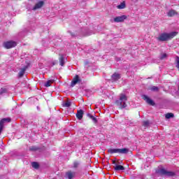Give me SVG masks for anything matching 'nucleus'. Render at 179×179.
Wrapping results in <instances>:
<instances>
[{"label":"nucleus","mask_w":179,"mask_h":179,"mask_svg":"<svg viewBox=\"0 0 179 179\" xmlns=\"http://www.w3.org/2000/svg\"><path fill=\"white\" fill-rule=\"evenodd\" d=\"M177 34H178V32L177 31H172L170 33H162L159 36V37L157 38V40H158V41L162 42L169 41L172 38H174L176 36H177Z\"/></svg>","instance_id":"f257e3e1"},{"label":"nucleus","mask_w":179,"mask_h":179,"mask_svg":"<svg viewBox=\"0 0 179 179\" xmlns=\"http://www.w3.org/2000/svg\"><path fill=\"white\" fill-rule=\"evenodd\" d=\"M128 101V98L126 94H121L119 100L115 101V104L119 107L120 110L127 108V102Z\"/></svg>","instance_id":"f03ea898"},{"label":"nucleus","mask_w":179,"mask_h":179,"mask_svg":"<svg viewBox=\"0 0 179 179\" xmlns=\"http://www.w3.org/2000/svg\"><path fill=\"white\" fill-rule=\"evenodd\" d=\"M129 152L128 148H110L108 150V153L114 155V153H119V155H127Z\"/></svg>","instance_id":"7ed1b4c3"},{"label":"nucleus","mask_w":179,"mask_h":179,"mask_svg":"<svg viewBox=\"0 0 179 179\" xmlns=\"http://www.w3.org/2000/svg\"><path fill=\"white\" fill-rule=\"evenodd\" d=\"M17 45V43L15 41H7L3 42V47L6 48V50H10V48H14V47H16Z\"/></svg>","instance_id":"20e7f679"},{"label":"nucleus","mask_w":179,"mask_h":179,"mask_svg":"<svg viewBox=\"0 0 179 179\" xmlns=\"http://www.w3.org/2000/svg\"><path fill=\"white\" fill-rule=\"evenodd\" d=\"M158 173H159L161 176H166V177H174V176H176V173L173 171H169L164 168L161 169Z\"/></svg>","instance_id":"39448f33"},{"label":"nucleus","mask_w":179,"mask_h":179,"mask_svg":"<svg viewBox=\"0 0 179 179\" xmlns=\"http://www.w3.org/2000/svg\"><path fill=\"white\" fill-rule=\"evenodd\" d=\"M10 121H12L10 117L3 118L0 120V135L2 133V131L3 130V124L6 122H10Z\"/></svg>","instance_id":"423d86ee"},{"label":"nucleus","mask_w":179,"mask_h":179,"mask_svg":"<svg viewBox=\"0 0 179 179\" xmlns=\"http://www.w3.org/2000/svg\"><path fill=\"white\" fill-rule=\"evenodd\" d=\"M142 97H143V100L145 101V103H147V104H149V106H155L156 105L155 101H153V100L150 99V98H149V96H148L147 95H143Z\"/></svg>","instance_id":"0eeeda50"},{"label":"nucleus","mask_w":179,"mask_h":179,"mask_svg":"<svg viewBox=\"0 0 179 179\" xmlns=\"http://www.w3.org/2000/svg\"><path fill=\"white\" fill-rule=\"evenodd\" d=\"M127 17L125 15H121V16H118L114 18V22L115 23H121L122 22H124V20H127Z\"/></svg>","instance_id":"6e6552de"},{"label":"nucleus","mask_w":179,"mask_h":179,"mask_svg":"<svg viewBox=\"0 0 179 179\" xmlns=\"http://www.w3.org/2000/svg\"><path fill=\"white\" fill-rule=\"evenodd\" d=\"M78 83H80V78H79L78 75H76L75 77L73 78V80L71 81V87H73L76 85H78Z\"/></svg>","instance_id":"1a4fd4ad"},{"label":"nucleus","mask_w":179,"mask_h":179,"mask_svg":"<svg viewBox=\"0 0 179 179\" xmlns=\"http://www.w3.org/2000/svg\"><path fill=\"white\" fill-rule=\"evenodd\" d=\"M76 177V172L72 171H68L66 172V178L72 179Z\"/></svg>","instance_id":"9d476101"},{"label":"nucleus","mask_w":179,"mask_h":179,"mask_svg":"<svg viewBox=\"0 0 179 179\" xmlns=\"http://www.w3.org/2000/svg\"><path fill=\"white\" fill-rule=\"evenodd\" d=\"M29 66H24L22 69H20V72L18 73V78H23L24 76V73H26V71H27V69Z\"/></svg>","instance_id":"9b49d317"},{"label":"nucleus","mask_w":179,"mask_h":179,"mask_svg":"<svg viewBox=\"0 0 179 179\" xmlns=\"http://www.w3.org/2000/svg\"><path fill=\"white\" fill-rule=\"evenodd\" d=\"M177 15H178V12L173 9L169 10V11L167 13V16L169 17H173V16H177Z\"/></svg>","instance_id":"f8f14e48"},{"label":"nucleus","mask_w":179,"mask_h":179,"mask_svg":"<svg viewBox=\"0 0 179 179\" xmlns=\"http://www.w3.org/2000/svg\"><path fill=\"white\" fill-rule=\"evenodd\" d=\"M44 6V1H41L38 2L33 8V10H37V9H40L41 8H43Z\"/></svg>","instance_id":"ddd939ff"},{"label":"nucleus","mask_w":179,"mask_h":179,"mask_svg":"<svg viewBox=\"0 0 179 179\" xmlns=\"http://www.w3.org/2000/svg\"><path fill=\"white\" fill-rule=\"evenodd\" d=\"M119 79H121V75L118 73H115L111 76V80L113 82H117Z\"/></svg>","instance_id":"4468645a"},{"label":"nucleus","mask_w":179,"mask_h":179,"mask_svg":"<svg viewBox=\"0 0 179 179\" xmlns=\"http://www.w3.org/2000/svg\"><path fill=\"white\" fill-rule=\"evenodd\" d=\"M83 114L84 113L83 110H78L76 113V117L78 120H82V118H83Z\"/></svg>","instance_id":"2eb2a0df"},{"label":"nucleus","mask_w":179,"mask_h":179,"mask_svg":"<svg viewBox=\"0 0 179 179\" xmlns=\"http://www.w3.org/2000/svg\"><path fill=\"white\" fill-rule=\"evenodd\" d=\"M59 65L61 66H64V65H65V58L64 57V55H59Z\"/></svg>","instance_id":"dca6fc26"},{"label":"nucleus","mask_w":179,"mask_h":179,"mask_svg":"<svg viewBox=\"0 0 179 179\" xmlns=\"http://www.w3.org/2000/svg\"><path fill=\"white\" fill-rule=\"evenodd\" d=\"M114 170L115 171H124L125 170V167H124V166L122 165H116L115 166H114Z\"/></svg>","instance_id":"f3484780"},{"label":"nucleus","mask_w":179,"mask_h":179,"mask_svg":"<svg viewBox=\"0 0 179 179\" xmlns=\"http://www.w3.org/2000/svg\"><path fill=\"white\" fill-rule=\"evenodd\" d=\"M63 107L69 108L71 106H72V103L69 100L66 101L62 103Z\"/></svg>","instance_id":"a211bd4d"},{"label":"nucleus","mask_w":179,"mask_h":179,"mask_svg":"<svg viewBox=\"0 0 179 179\" xmlns=\"http://www.w3.org/2000/svg\"><path fill=\"white\" fill-rule=\"evenodd\" d=\"M165 118L166 120H170V118H174V113H168L165 115Z\"/></svg>","instance_id":"6ab92c4d"},{"label":"nucleus","mask_w":179,"mask_h":179,"mask_svg":"<svg viewBox=\"0 0 179 179\" xmlns=\"http://www.w3.org/2000/svg\"><path fill=\"white\" fill-rule=\"evenodd\" d=\"M125 1L122 2L120 5L117 6V9H125Z\"/></svg>","instance_id":"aec40b11"},{"label":"nucleus","mask_w":179,"mask_h":179,"mask_svg":"<svg viewBox=\"0 0 179 179\" xmlns=\"http://www.w3.org/2000/svg\"><path fill=\"white\" fill-rule=\"evenodd\" d=\"M54 83V80H49L45 83V87H50L51 86V84Z\"/></svg>","instance_id":"412c9836"},{"label":"nucleus","mask_w":179,"mask_h":179,"mask_svg":"<svg viewBox=\"0 0 179 179\" xmlns=\"http://www.w3.org/2000/svg\"><path fill=\"white\" fill-rule=\"evenodd\" d=\"M31 166L34 169H38L40 167V165L38 164V163L34 162L31 163Z\"/></svg>","instance_id":"4be33fe9"},{"label":"nucleus","mask_w":179,"mask_h":179,"mask_svg":"<svg viewBox=\"0 0 179 179\" xmlns=\"http://www.w3.org/2000/svg\"><path fill=\"white\" fill-rule=\"evenodd\" d=\"M5 93H8V89L5 87H1L0 89V94H5Z\"/></svg>","instance_id":"5701e85b"},{"label":"nucleus","mask_w":179,"mask_h":179,"mask_svg":"<svg viewBox=\"0 0 179 179\" xmlns=\"http://www.w3.org/2000/svg\"><path fill=\"white\" fill-rule=\"evenodd\" d=\"M79 167V162L75 161L73 164V169H78Z\"/></svg>","instance_id":"b1692460"},{"label":"nucleus","mask_w":179,"mask_h":179,"mask_svg":"<svg viewBox=\"0 0 179 179\" xmlns=\"http://www.w3.org/2000/svg\"><path fill=\"white\" fill-rule=\"evenodd\" d=\"M152 92H159V87L156 86H152L150 88Z\"/></svg>","instance_id":"393cba45"},{"label":"nucleus","mask_w":179,"mask_h":179,"mask_svg":"<svg viewBox=\"0 0 179 179\" xmlns=\"http://www.w3.org/2000/svg\"><path fill=\"white\" fill-rule=\"evenodd\" d=\"M40 148L36 147V146H32L29 148V150H31L32 152H36V150H38Z\"/></svg>","instance_id":"a878e982"},{"label":"nucleus","mask_w":179,"mask_h":179,"mask_svg":"<svg viewBox=\"0 0 179 179\" xmlns=\"http://www.w3.org/2000/svg\"><path fill=\"white\" fill-rule=\"evenodd\" d=\"M143 125V127H149V121H144Z\"/></svg>","instance_id":"bb28decb"},{"label":"nucleus","mask_w":179,"mask_h":179,"mask_svg":"<svg viewBox=\"0 0 179 179\" xmlns=\"http://www.w3.org/2000/svg\"><path fill=\"white\" fill-rule=\"evenodd\" d=\"M164 58H167V54L166 53L162 55L160 59H164Z\"/></svg>","instance_id":"cd10ccee"},{"label":"nucleus","mask_w":179,"mask_h":179,"mask_svg":"<svg viewBox=\"0 0 179 179\" xmlns=\"http://www.w3.org/2000/svg\"><path fill=\"white\" fill-rule=\"evenodd\" d=\"M91 120H92L94 124H97V118L94 117V116Z\"/></svg>","instance_id":"c85d7f7f"},{"label":"nucleus","mask_w":179,"mask_h":179,"mask_svg":"<svg viewBox=\"0 0 179 179\" xmlns=\"http://www.w3.org/2000/svg\"><path fill=\"white\" fill-rule=\"evenodd\" d=\"M87 117H89V118H90V119L93 118V115H92V114H90V113H87Z\"/></svg>","instance_id":"c756f323"},{"label":"nucleus","mask_w":179,"mask_h":179,"mask_svg":"<svg viewBox=\"0 0 179 179\" xmlns=\"http://www.w3.org/2000/svg\"><path fill=\"white\" fill-rule=\"evenodd\" d=\"M113 164H115V160L113 161Z\"/></svg>","instance_id":"7c9ffc66"},{"label":"nucleus","mask_w":179,"mask_h":179,"mask_svg":"<svg viewBox=\"0 0 179 179\" xmlns=\"http://www.w3.org/2000/svg\"><path fill=\"white\" fill-rule=\"evenodd\" d=\"M52 65H55V63H52Z\"/></svg>","instance_id":"2f4dec72"},{"label":"nucleus","mask_w":179,"mask_h":179,"mask_svg":"<svg viewBox=\"0 0 179 179\" xmlns=\"http://www.w3.org/2000/svg\"><path fill=\"white\" fill-rule=\"evenodd\" d=\"M178 90H179V87H178Z\"/></svg>","instance_id":"473e14b6"}]
</instances>
